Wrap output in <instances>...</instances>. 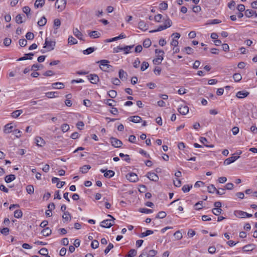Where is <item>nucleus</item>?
Returning a JSON list of instances; mask_svg holds the SVG:
<instances>
[{"instance_id":"obj_1","label":"nucleus","mask_w":257,"mask_h":257,"mask_svg":"<svg viewBox=\"0 0 257 257\" xmlns=\"http://www.w3.org/2000/svg\"><path fill=\"white\" fill-rule=\"evenodd\" d=\"M163 21L164 22V25L159 26L157 29L150 31V33H155L161 31L170 27L172 25V21L168 17L163 18Z\"/></svg>"},{"instance_id":"obj_2","label":"nucleus","mask_w":257,"mask_h":257,"mask_svg":"<svg viewBox=\"0 0 257 257\" xmlns=\"http://www.w3.org/2000/svg\"><path fill=\"white\" fill-rule=\"evenodd\" d=\"M107 216L110 219H107L103 220L100 223V226L104 228H110L113 225V222L115 218L111 215L108 214Z\"/></svg>"},{"instance_id":"obj_3","label":"nucleus","mask_w":257,"mask_h":257,"mask_svg":"<svg viewBox=\"0 0 257 257\" xmlns=\"http://www.w3.org/2000/svg\"><path fill=\"white\" fill-rule=\"evenodd\" d=\"M155 53L156 54H157L158 57L155 59L153 60V63L155 64H160L161 63L162 60H163V55L164 54V52L163 50H160V49H156L155 50Z\"/></svg>"},{"instance_id":"obj_4","label":"nucleus","mask_w":257,"mask_h":257,"mask_svg":"<svg viewBox=\"0 0 257 257\" xmlns=\"http://www.w3.org/2000/svg\"><path fill=\"white\" fill-rule=\"evenodd\" d=\"M97 63L100 64V69L104 71H108L110 68H112V66L108 64L109 61L107 60H102Z\"/></svg>"},{"instance_id":"obj_5","label":"nucleus","mask_w":257,"mask_h":257,"mask_svg":"<svg viewBox=\"0 0 257 257\" xmlns=\"http://www.w3.org/2000/svg\"><path fill=\"white\" fill-rule=\"evenodd\" d=\"M55 42L51 40H49L47 38L45 39L44 48H47L48 51L53 50L55 46Z\"/></svg>"},{"instance_id":"obj_6","label":"nucleus","mask_w":257,"mask_h":257,"mask_svg":"<svg viewBox=\"0 0 257 257\" xmlns=\"http://www.w3.org/2000/svg\"><path fill=\"white\" fill-rule=\"evenodd\" d=\"M181 35L178 33H174L171 35V37H173L171 42V45L173 46L174 47H176L178 45V40L180 38Z\"/></svg>"},{"instance_id":"obj_7","label":"nucleus","mask_w":257,"mask_h":257,"mask_svg":"<svg viewBox=\"0 0 257 257\" xmlns=\"http://www.w3.org/2000/svg\"><path fill=\"white\" fill-rule=\"evenodd\" d=\"M110 141L112 145L115 148H120L122 145V142L114 137H111Z\"/></svg>"},{"instance_id":"obj_8","label":"nucleus","mask_w":257,"mask_h":257,"mask_svg":"<svg viewBox=\"0 0 257 257\" xmlns=\"http://www.w3.org/2000/svg\"><path fill=\"white\" fill-rule=\"evenodd\" d=\"M66 5V0H56L55 6L58 9L61 10L64 9Z\"/></svg>"},{"instance_id":"obj_9","label":"nucleus","mask_w":257,"mask_h":257,"mask_svg":"<svg viewBox=\"0 0 257 257\" xmlns=\"http://www.w3.org/2000/svg\"><path fill=\"white\" fill-rule=\"evenodd\" d=\"M126 179L131 182H136L138 180V177L135 173H130L126 175Z\"/></svg>"},{"instance_id":"obj_10","label":"nucleus","mask_w":257,"mask_h":257,"mask_svg":"<svg viewBox=\"0 0 257 257\" xmlns=\"http://www.w3.org/2000/svg\"><path fill=\"white\" fill-rule=\"evenodd\" d=\"M235 215L240 218H245V217H251L252 215L251 214H249L247 212L242 211H236L235 212Z\"/></svg>"},{"instance_id":"obj_11","label":"nucleus","mask_w":257,"mask_h":257,"mask_svg":"<svg viewBox=\"0 0 257 257\" xmlns=\"http://www.w3.org/2000/svg\"><path fill=\"white\" fill-rule=\"evenodd\" d=\"M147 177L151 181L157 182L159 180L158 176L155 173L148 172Z\"/></svg>"},{"instance_id":"obj_12","label":"nucleus","mask_w":257,"mask_h":257,"mask_svg":"<svg viewBox=\"0 0 257 257\" xmlns=\"http://www.w3.org/2000/svg\"><path fill=\"white\" fill-rule=\"evenodd\" d=\"M239 158V156H232L231 157L228 158L226 160H225V161H224V164L225 165H229L231 163L234 162L235 161H236Z\"/></svg>"},{"instance_id":"obj_13","label":"nucleus","mask_w":257,"mask_h":257,"mask_svg":"<svg viewBox=\"0 0 257 257\" xmlns=\"http://www.w3.org/2000/svg\"><path fill=\"white\" fill-rule=\"evenodd\" d=\"M249 94V92L247 91H239L236 93V97L238 98H244L247 97Z\"/></svg>"},{"instance_id":"obj_14","label":"nucleus","mask_w":257,"mask_h":257,"mask_svg":"<svg viewBox=\"0 0 257 257\" xmlns=\"http://www.w3.org/2000/svg\"><path fill=\"white\" fill-rule=\"evenodd\" d=\"M87 77L88 79L90 81L91 83L93 84H96L99 79L98 76L95 74H90Z\"/></svg>"},{"instance_id":"obj_15","label":"nucleus","mask_w":257,"mask_h":257,"mask_svg":"<svg viewBox=\"0 0 257 257\" xmlns=\"http://www.w3.org/2000/svg\"><path fill=\"white\" fill-rule=\"evenodd\" d=\"M100 172L102 173H104V176L108 178L112 177L115 174L114 172L112 170H107L105 172V170L102 169L100 170Z\"/></svg>"},{"instance_id":"obj_16","label":"nucleus","mask_w":257,"mask_h":257,"mask_svg":"<svg viewBox=\"0 0 257 257\" xmlns=\"http://www.w3.org/2000/svg\"><path fill=\"white\" fill-rule=\"evenodd\" d=\"M179 113L182 115H185L189 112V107L187 105H182L178 109Z\"/></svg>"},{"instance_id":"obj_17","label":"nucleus","mask_w":257,"mask_h":257,"mask_svg":"<svg viewBox=\"0 0 257 257\" xmlns=\"http://www.w3.org/2000/svg\"><path fill=\"white\" fill-rule=\"evenodd\" d=\"M255 247V245L254 244H248L242 247V250L244 252L252 251L254 249Z\"/></svg>"},{"instance_id":"obj_18","label":"nucleus","mask_w":257,"mask_h":257,"mask_svg":"<svg viewBox=\"0 0 257 257\" xmlns=\"http://www.w3.org/2000/svg\"><path fill=\"white\" fill-rule=\"evenodd\" d=\"M149 26L143 21H141L139 23V28L143 31L148 30Z\"/></svg>"},{"instance_id":"obj_19","label":"nucleus","mask_w":257,"mask_h":257,"mask_svg":"<svg viewBox=\"0 0 257 257\" xmlns=\"http://www.w3.org/2000/svg\"><path fill=\"white\" fill-rule=\"evenodd\" d=\"M119 77L122 80H126L127 79V74L123 69H120L119 71Z\"/></svg>"},{"instance_id":"obj_20","label":"nucleus","mask_w":257,"mask_h":257,"mask_svg":"<svg viewBox=\"0 0 257 257\" xmlns=\"http://www.w3.org/2000/svg\"><path fill=\"white\" fill-rule=\"evenodd\" d=\"M35 141L37 145L39 147H42L45 144V141L40 137H37L35 138Z\"/></svg>"},{"instance_id":"obj_21","label":"nucleus","mask_w":257,"mask_h":257,"mask_svg":"<svg viewBox=\"0 0 257 257\" xmlns=\"http://www.w3.org/2000/svg\"><path fill=\"white\" fill-rule=\"evenodd\" d=\"M128 119L134 123H139L142 120V118L138 115H135L130 116Z\"/></svg>"},{"instance_id":"obj_22","label":"nucleus","mask_w":257,"mask_h":257,"mask_svg":"<svg viewBox=\"0 0 257 257\" xmlns=\"http://www.w3.org/2000/svg\"><path fill=\"white\" fill-rule=\"evenodd\" d=\"M73 34L79 40H83V35L77 28L74 29L73 30Z\"/></svg>"},{"instance_id":"obj_23","label":"nucleus","mask_w":257,"mask_h":257,"mask_svg":"<svg viewBox=\"0 0 257 257\" xmlns=\"http://www.w3.org/2000/svg\"><path fill=\"white\" fill-rule=\"evenodd\" d=\"M23 12L26 14L27 17L28 19L31 18V9L28 6H25L23 8Z\"/></svg>"},{"instance_id":"obj_24","label":"nucleus","mask_w":257,"mask_h":257,"mask_svg":"<svg viewBox=\"0 0 257 257\" xmlns=\"http://www.w3.org/2000/svg\"><path fill=\"white\" fill-rule=\"evenodd\" d=\"M52 231L49 227H45L41 231V233L44 236H48L51 234Z\"/></svg>"},{"instance_id":"obj_25","label":"nucleus","mask_w":257,"mask_h":257,"mask_svg":"<svg viewBox=\"0 0 257 257\" xmlns=\"http://www.w3.org/2000/svg\"><path fill=\"white\" fill-rule=\"evenodd\" d=\"M89 36L92 38H99L100 36V33L96 31H93L88 32Z\"/></svg>"},{"instance_id":"obj_26","label":"nucleus","mask_w":257,"mask_h":257,"mask_svg":"<svg viewBox=\"0 0 257 257\" xmlns=\"http://www.w3.org/2000/svg\"><path fill=\"white\" fill-rule=\"evenodd\" d=\"M64 222H69L71 220V215L69 212H65L62 216Z\"/></svg>"},{"instance_id":"obj_27","label":"nucleus","mask_w":257,"mask_h":257,"mask_svg":"<svg viewBox=\"0 0 257 257\" xmlns=\"http://www.w3.org/2000/svg\"><path fill=\"white\" fill-rule=\"evenodd\" d=\"M13 126L11 125V123H8L5 126V129L4 130V133L6 134H9L12 132Z\"/></svg>"},{"instance_id":"obj_28","label":"nucleus","mask_w":257,"mask_h":257,"mask_svg":"<svg viewBox=\"0 0 257 257\" xmlns=\"http://www.w3.org/2000/svg\"><path fill=\"white\" fill-rule=\"evenodd\" d=\"M45 0H36L34 4V6L36 8L42 7L45 4Z\"/></svg>"},{"instance_id":"obj_29","label":"nucleus","mask_w":257,"mask_h":257,"mask_svg":"<svg viewBox=\"0 0 257 257\" xmlns=\"http://www.w3.org/2000/svg\"><path fill=\"white\" fill-rule=\"evenodd\" d=\"M52 86L54 89H62L64 87V84L61 82H56L52 84Z\"/></svg>"},{"instance_id":"obj_30","label":"nucleus","mask_w":257,"mask_h":257,"mask_svg":"<svg viewBox=\"0 0 257 257\" xmlns=\"http://www.w3.org/2000/svg\"><path fill=\"white\" fill-rule=\"evenodd\" d=\"M23 113V110L19 109L13 111L12 113V116L14 118L18 117Z\"/></svg>"},{"instance_id":"obj_31","label":"nucleus","mask_w":257,"mask_h":257,"mask_svg":"<svg viewBox=\"0 0 257 257\" xmlns=\"http://www.w3.org/2000/svg\"><path fill=\"white\" fill-rule=\"evenodd\" d=\"M16 179L15 175L11 174L7 175L5 177V181L7 183H10Z\"/></svg>"},{"instance_id":"obj_32","label":"nucleus","mask_w":257,"mask_h":257,"mask_svg":"<svg viewBox=\"0 0 257 257\" xmlns=\"http://www.w3.org/2000/svg\"><path fill=\"white\" fill-rule=\"evenodd\" d=\"M137 251L135 249H131L125 257H134L137 255Z\"/></svg>"},{"instance_id":"obj_33","label":"nucleus","mask_w":257,"mask_h":257,"mask_svg":"<svg viewBox=\"0 0 257 257\" xmlns=\"http://www.w3.org/2000/svg\"><path fill=\"white\" fill-rule=\"evenodd\" d=\"M47 23V19L45 16L42 17L41 19L38 22V25L40 27L44 26Z\"/></svg>"},{"instance_id":"obj_34","label":"nucleus","mask_w":257,"mask_h":257,"mask_svg":"<svg viewBox=\"0 0 257 257\" xmlns=\"http://www.w3.org/2000/svg\"><path fill=\"white\" fill-rule=\"evenodd\" d=\"M254 13V11L250 10V9H247L245 11L244 15L248 18L251 17L253 16V14Z\"/></svg>"},{"instance_id":"obj_35","label":"nucleus","mask_w":257,"mask_h":257,"mask_svg":"<svg viewBox=\"0 0 257 257\" xmlns=\"http://www.w3.org/2000/svg\"><path fill=\"white\" fill-rule=\"evenodd\" d=\"M200 141L201 143H202L205 147H208V148H213L214 147V145H207L206 144V143L207 142V140L204 137H201L200 138Z\"/></svg>"},{"instance_id":"obj_36","label":"nucleus","mask_w":257,"mask_h":257,"mask_svg":"<svg viewBox=\"0 0 257 257\" xmlns=\"http://www.w3.org/2000/svg\"><path fill=\"white\" fill-rule=\"evenodd\" d=\"M90 168L91 166L90 165H84L80 168V171L82 173L85 174L86 173Z\"/></svg>"},{"instance_id":"obj_37","label":"nucleus","mask_w":257,"mask_h":257,"mask_svg":"<svg viewBox=\"0 0 257 257\" xmlns=\"http://www.w3.org/2000/svg\"><path fill=\"white\" fill-rule=\"evenodd\" d=\"M95 49H95L93 47H89V48L83 50V53L85 55H88V54H90L92 53V52H93Z\"/></svg>"},{"instance_id":"obj_38","label":"nucleus","mask_w":257,"mask_h":257,"mask_svg":"<svg viewBox=\"0 0 257 257\" xmlns=\"http://www.w3.org/2000/svg\"><path fill=\"white\" fill-rule=\"evenodd\" d=\"M153 231L151 230H147L145 232H142L140 235V237L141 238H143L144 237H146L147 236H148L150 234H152L153 233Z\"/></svg>"},{"instance_id":"obj_39","label":"nucleus","mask_w":257,"mask_h":257,"mask_svg":"<svg viewBox=\"0 0 257 257\" xmlns=\"http://www.w3.org/2000/svg\"><path fill=\"white\" fill-rule=\"evenodd\" d=\"M134 45L131 46H125L124 47H122L123 51H124L125 54H127L130 53V50L134 47Z\"/></svg>"},{"instance_id":"obj_40","label":"nucleus","mask_w":257,"mask_h":257,"mask_svg":"<svg viewBox=\"0 0 257 257\" xmlns=\"http://www.w3.org/2000/svg\"><path fill=\"white\" fill-rule=\"evenodd\" d=\"M207 190L210 193H214L217 191V189L214 185L211 184L208 186Z\"/></svg>"},{"instance_id":"obj_41","label":"nucleus","mask_w":257,"mask_h":257,"mask_svg":"<svg viewBox=\"0 0 257 257\" xmlns=\"http://www.w3.org/2000/svg\"><path fill=\"white\" fill-rule=\"evenodd\" d=\"M195 209L199 210L203 208V201H200L194 205Z\"/></svg>"},{"instance_id":"obj_42","label":"nucleus","mask_w":257,"mask_h":257,"mask_svg":"<svg viewBox=\"0 0 257 257\" xmlns=\"http://www.w3.org/2000/svg\"><path fill=\"white\" fill-rule=\"evenodd\" d=\"M233 78L235 82H239L242 79V76L239 73H235L233 75Z\"/></svg>"},{"instance_id":"obj_43","label":"nucleus","mask_w":257,"mask_h":257,"mask_svg":"<svg viewBox=\"0 0 257 257\" xmlns=\"http://www.w3.org/2000/svg\"><path fill=\"white\" fill-rule=\"evenodd\" d=\"M68 41V44L70 45L76 44L77 43V40L72 36H69Z\"/></svg>"},{"instance_id":"obj_44","label":"nucleus","mask_w":257,"mask_h":257,"mask_svg":"<svg viewBox=\"0 0 257 257\" xmlns=\"http://www.w3.org/2000/svg\"><path fill=\"white\" fill-rule=\"evenodd\" d=\"M23 215L22 211L21 210L18 209L14 212V216L17 218H20L22 217Z\"/></svg>"},{"instance_id":"obj_45","label":"nucleus","mask_w":257,"mask_h":257,"mask_svg":"<svg viewBox=\"0 0 257 257\" xmlns=\"http://www.w3.org/2000/svg\"><path fill=\"white\" fill-rule=\"evenodd\" d=\"M192 187V185H185L183 186L182 190L184 193H186L189 192Z\"/></svg>"},{"instance_id":"obj_46","label":"nucleus","mask_w":257,"mask_h":257,"mask_svg":"<svg viewBox=\"0 0 257 257\" xmlns=\"http://www.w3.org/2000/svg\"><path fill=\"white\" fill-rule=\"evenodd\" d=\"M174 236L175 238L177 240L181 239L183 236L182 233L179 230L176 231L174 234Z\"/></svg>"},{"instance_id":"obj_47","label":"nucleus","mask_w":257,"mask_h":257,"mask_svg":"<svg viewBox=\"0 0 257 257\" xmlns=\"http://www.w3.org/2000/svg\"><path fill=\"white\" fill-rule=\"evenodd\" d=\"M26 191L27 193L29 194H32L34 193V189L32 185H28L26 187Z\"/></svg>"},{"instance_id":"obj_48","label":"nucleus","mask_w":257,"mask_h":257,"mask_svg":"<svg viewBox=\"0 0 257 257\" xmlns=\"http://www.w3.org/2000/svg\"><path fill=\"white\" fill-rule=\"evenodd\" d=\"M108 94L111 98H114L116 96V91L113 90H111L108 92Z\"/></svg>"},{"instance_id":"obj_49","label":"nucleus","mask_w":257,"mask_h":257,"mask_svg":"<svg viewBox=\"0 0 257 257\" xmlns=\"http://www.w3.org/2000/svg\"><path fill=\"white\" fill-rule=\"evenodd\" d=\"M149 66V63L147 62L144 61L142 64L141 67V70L142 71H145L146 69H147Z\"/></svg>"},{"instance_id":"obj_50","label":"nucleus","mask_w":257,"mask_h":257,"mask_svg":"<svg viewBox=\"0 0 257 257\" xmlns=\"http://www.w3.org/2000/svg\"><path fill=\"white\" fill-rule=\"evenodd\" d=\"M159 8L161 10H166L168 8V4L166 2H162L159 5Z\"/></svg>"},{"instance_id":"obj_51","label":"nucleus","mask_w":257,"mask_h":257,"mask_svg":"<svg viewBox=\"0 0 257 257\" xmlns=\"http://www.w3.org/2000/svg\"><path fill=\"white\" fill-rule=\"evenodd\" d=\"M166 213L164 211H160L156 216L157 218H164L166 216Z\"/></svg>"},{"instance_id":"obj_52","label":"nucleus","mask_w":257,"mask_h":257,"mask_svg":"<svg viewBox=\"0 0 257 257\" xmlns=\"http://www.w3.org/2000/svg\"><path fill=\"white\" fill-rule=\"evenodd\" d=\"M151 45V41L149 39H146L143 42V46L145 48L149 47Z\"/></svg>"},{"instance_id":"obj_53","label":"nucleus","mask_w":257,"mask_h":257,"mask_svg":"<svg viewBox=\"0 0 257 257\" xmlns=\"http://www.w3.org/2000/svg\"><path fill=\"white\" fill-rule=\"evenodd\" d=\"M23 18L21 15L19 14L16 17V22L18 24H22L24 22L22 20Z\"/></svg>"},{"instance_id":"obj_54","label":"nucleus","mask_w":257,"mask_h":257,"mask_svg":"<svg viewBox=\"0 0 257 257\" xmlns=\"http://www.w3.org/2000/svg\"><path fill=\"white\" fill-rule=\"evenodd\" d=\"M99 242L97 240H94L91 242V246L92 248L95 249L98 247Z\"/></svg>"},{"instance_id":"obj_55","label":"nucleus","mask_w":257,"mask_h":257,"mask_svg":"<svg viewBox=\"0 0 257 257\" xmlns=\"http://www.w3.org/2000/svg\"><path fill=\"white\" fill-rule=\"evenodd\" d=\"M222 210L221 208H214L212 209V213L215 215H218L221 213Z\"/></svg>"},{"instance_id":"obj_56","label":"nucleus","mask_w":257,"mask_h":257,"mask_svg":"<svg viewBox=\"0 0 257 257\" xmlns=\"http://www.w3.org/2000/svg\"><path fill=\"white\" fill-rule=\"evenodd\" d=\"M69 129V126L67 123L63 124L61 126V130L63 132H67Z\"/></svg>"},{"instance_id":"obj_57","label":"nucleus","mask_w":257,"mask_h":257,"mask_svg":"<svg viewBox=\"0 0 257 257\" xmlns=\"http://www.w3.org/2000/svg\"><path fill=\"white\" fill-rule=\"evenodd\" d=\"M61 25V21L59 19H56L54 21V27L58 29Z\"/></svg>"},{"instance_id":"obj_58","label":"nucleus","mask_w":257,"mask_h":257,"mask_svg":"<svg viewBox=\"0 0 257 257\" xmlns=\"http://www.w3.org/2000/svg\"><path fill=\"white\" fill-rule=\"evenodd\" d=\"M26 38L27 40H32L34 38V35L33 33L28 32L26 35Z\"/></svg>"},{"instance_id":"obj_59","label":"nucleus","mask_w":257,"mask_h":257,"mask_svg":"<svg viewBox=\"0 0 257 257\" xmlns=\"http://www.w3.org/2000/svg\"><path fill=\"white\" fill-rule=\"evenodd\" d=\"M183 51H184L187 54H191L193 53V50L190 47H185Z\"/></svg>"},{"instance_id":"obj_60","label":"nucleus","mask_w":257,"mask_h":257,"mask_svg":"<svg viewBox=\"0 0 257 257\" xmlns=\"http://www.w3.org/2000/svg\"><path fill=\"white\" fill-rule=\"evenodd\" d=\"M39 253L42 255H45L48 254V250L46 248H42L39 251Z\"/></svg>"},{"instance_id":"obj_61","label":"nucleus","mask_w":257,"mask_h":257,"mask_svg":"<svg viewBox=\"0 0 257 257\" xmlns=\"http://www.w3.org/2000/svg\"><path fill=\"white\" fill-rule=\"evenodd\" d=\"M113 247V245L111 243H109L107 247L104 250V253L105 254H107L109 251Z\"/></svg>"},{"instance_id":"obj_62","label":"nucleus","mask_w":257,"mask_h":257,"mask_svg":"<svg viewBox=\"0 0 257 257\" xmlns=\"http://www.w3.org/2000/svg\"><path fill=\"white\" fill-rule=\"evenodd\" d=\"M140 211L143 213L149 214L153 212V210L147 208H142L140 209Z\"/></svg>"},{"instance_id":"obj_63","label":"nucleus","mask_w":257,"mask_h":257,"mask_svg":"<svg viewBox=\"0 0 257 257\" xmlns=\"http://www.w3.org/2000/svg\"><path fill=\"white\" fill-rule=\"evenodd\" d=\"M12 42V40L10 38H6L4 39V44L5 46H9L10 45L11 43Z\"/></svg>"},{"instance_id":"obj_64","label":"nucleus","mask_w":257,"mask_h":257,"mask_svg":"<svg viewBox=\"0 0 257 257\" xmlns=\"http://www.w3.org/2000/svg\"><path fill=\"white\" fill-rule=\"evenodd\" d=\"M111 82L115 85H119L120 83V81L117 78H113L111 79Z\"/></svg>"}]
</instances>
